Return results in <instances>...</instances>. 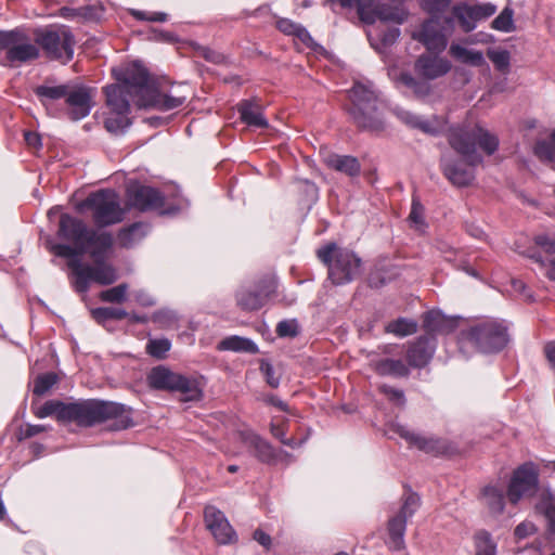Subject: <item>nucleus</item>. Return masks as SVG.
<instances>
[{
	"label": "nucleus",
	"instance_id": "1",
	"mask_svg": "<svg viewBox=\"0 0 555 555\" xmlns=\"http://www.w3.org/2000/svg\"><path fill=\"white\" fill-rule=\"evenodd\" d=\"M57 236L73 245L49 242V249L56 257L68 260L80 259L83 254L91 253L95 247H113L111 233L89 229L81 219L69 214L61 215Z\"/></svg>",
	"mask_w": 555,
	"mask_h": 555
},
{
	"label": "nucleus",
	"instance_id": "2",
	"mask_svg": "<svg viewBox=\"0 0 555 555\" xmlns=\"http://www.w3.org/2000/svg\"><path fill=\"white\" fill-rule=\"evenodd\" d=\"M132 409L126 404L99 399L80 400L65 405L64 422H74L81 427H91L114 420L115 429L124 430L134 425Z\"/></svg>",
	"mask_w": 555,
	"mask_h": 555
},
{
	"label": "nucleus",
	"instance_id": "3",
	"mask_svg": "<svg viewBox=\"0 0 555 555\" xmlns=\"http://www.w3.org/2000/svg\"><path fill=\"white\" fill-rule=\"evenodd\" d=\"M447 138L450 146L470 166L482 163V156L477 152V147L492 155L499 146V139L477 124L462 122L451 126Z\"/></svg>",
	"mask_w": 555,
	"mask_h": 555
},
{
	"label": "nucleus",
	"instance_id": "4",
	"mask_svg": "<svg viewBox=\"0 0 555 555\" xmlns=\"http://www.w3.org/2000/svg\"><path fill=\"white\" fill-rule=\"evenodd\" d=\"M348 98L351 104L347 112L360 130L374 133L385 130V121L377 109V95L370 81H356L348 90Z\"/></svg>",
	"mask_w": 555,
	"mask_h": 555
},
{
	"label": "nucleus",
	"instance_id": "5",
	"mask_svg": "<svg viewBox=\"0 0 555 555\" xmlns=\"http://www.w3.org/2000/svg\"><path fill=\"white\" fill-rule=\"evenodd\" d=\"M126 82L131 83L140 94V105L155 107L167 112L180 107L186 101L184 94L162 93L156 83L152 80L149 70L139 62H132V67L125 73Z\"/></svg>",
	"mask_w": 555,
	"mask_h": 555
},
{
	"label": "nucleus",
	"instance_id": "6",
	"mask_svg": "<svg viewBox=\"0 0 555 555\" xmlns=\"http://www.w3.org/2000/svg\"><path fill=\"white\" fill-rule=\"evenodd\" d=\"M111 250L112 247L92 248L89 254L94 261V266L82 263L81 258L67 261V266L75 276L73 285L76 292H88L91 282L100 285H111L117 281L116 270L112 264L106 263Z\"/></svg>",
	"mask_w": 555,
	"mask_h": 555
},
{
	"label": "nucleus",
	"instance_id": "7",
	"mask_svg": "<svg viewBox=\"0 0 555 555\" xmlns=\"http://www.w3.org/2000/svg\"><path fill=\"white\" fill-rule=\"evenodd\" d=\"M318 259L327 267L328 279L334 285H346L361 273L362 260L348 248L332 242L317 250Z\"/></svg>",
	"mask_w": 555,
	"mask_h": 555
},
{
	"label": "nucleus",
	"instance_id": "8",
	"mask_svg": "<svg viewBox=\"0 0 555 555\" xmlns=\"http://www.w3.org/2000/svg\"><path fill=\"white\" fill-rule=\"evenodd\" d=\"M508 340V327L505 322L492 318L479 320L460 333V341L469 343L486 354L500 352Z\"/></svg>",
	"mask_w": 555,
	"mask_h": 555
},
{
	"label": "nucleus",
	"instance_id": "9",
	"mask_svg": "<svg viewBox=\"0 0 555 555\" xmlns=\"http://www.w3.org/2000/svg\"><path fill=\"white\" fill-rule=\"evenodd\" d=\"M34 35L35 43L48 59L61 61L64 64L73 60L76 40L68 26L51 25L36 29Z\"/></svg>",
	"mask_w": 555,
	"mask_h": 555
},
{
	"label": "nucleus",
	"instance_id": "10",
	"mask_svg": "<svg viewBox=\"0 0 555 555\" xmlns=\"http://www.w3.org/2000/svg\"><path fill=\"white\" fill-rule=\"evenodd\" d=\"M79 208L91 209L93 211V221L100 228L121 222L125 215L120 206L119 195L109 189L90 193L79 204Z\"/></svg>",
	"mask_w": 555,
	"mask_h": 555
},
{
	"label": "nucleus",
	"instance_id": "11",
	"mask_svg": "<svg viewBox=\"0 0 555 555\" xmlns=\"http://www.w3.org/2000/svg\"><path fill=\"white\" fill-rule=\"evenodd\" d=\"M0 50L5 51V60L11 66L27 63L40 56L38 46L31 43L27 35L18 28L0 30Z\"/></svg>",
	"mask_w": 555,
	"mask_h": 555
},
{
	"label": "nucleus",
	"instance_id": "12",
	"mask_svg": "<svg viewBox=\"0 0 555 555\" xmlns=\"http://www.w3.org/2000/svg\"><path fill=\"white\" fill-rule=\"evenodd\" d=\"M131 67L132 63L126 67L114 68L113 75L118 82L106 86L103 89L106 105L112 114L130 113V101H133L139 108H144V106L140 105V94L137 92V89L122 78L125 73Z\"/></svg>",
	"mask_w": 555,
	"mask_h": 555
},
{
	"label": "nucleus",
	"instance_id": "13",
	"mask_svg": "<svg viewBox=\"0 0 555 555\" xmlns=\"http://www.w3.org/2000/svg\"><path fill=\"white\" fill-rule=\"evenodd\" d=\"M455 23L452 16H430L424 21L413 38L430 52H442L448 46V38L453 34Z\"/></svg>",
	"mask_w": 555,
	"mask_h": 555
},
{
	"label": "nucleus",
	"instance_id": "14",
	"mask_svg": "<svg viewBox=\"0 0 555 555\" xmlns=\"http://www.w3.org/2000/svg\"><path fill=\"white\" fill-rule=\"evenodd\" d=\"M129 204L140 210H159L163 216H173L181 210L179 204H170L165 207V196L156 188L134 183L129 185L127 190Z\"/></svg>",
	"mask_w": 555,
	"mask_h": 555
},
{
	"label": "nucleus",
	"instance_id": "15",
	"mask_svg": "<svg viewBox=\"0 0 555 555\" xmlns=\"http://www.w3.org/2000/svg\"><path fill=\"white\" fill-rule=\"evenodd\" d=\"M539 487V474L533 463H525L517 467L507 487V499L517 504L522 498L534 495Z\"/></svg>",
	"mask_w": 555,
	"mask_h": 555
},
{
	"label": "nucleus",
	"instance_id": "16",
	"mask_svg": "<svg viewBox=\"0 0 555 555\" xmlns=\"http://www.w3.org/2000/svg\"><path fill=\"white\" fill-rule=\"evenodd\" d=\"M392 430L404 439L410 446L433 455H444L453 451V447L444 439L435 436H425L411 430L401 424H393Z\"/></svg>",
	"mask_w": 555,
	"mask_h": 555
},
{
	"label": "nucleus",
	"instance_id": "17",
	"mask_svg": "<svg viewBox=\"0 0 555 555\" xmlns=\"http://www.w3.org/2000/svg\"><path fill=\"white\" fill-rule=\"evenodd\" d=\"M437 349V338L433 335H421L408 343L405 350L409 367L423 369L433 359Z\"/></svg>",
	"mask_w": 555,
	"mask_h": 555
},
{
	"label": "nucleus",
	"instance_id": "18",
	"mask_svg": "<svg viewBox=\"0 0 555 555\" xmlns=\"http://www.w3.org/2000/svg\"><path fill=\"white\" fill-rule=\"evenodd\" d=\"M204 520L207 529L211 532L219 544H230L236 541L237 537L228 518L215 506H206Z\"/></svg>",
	"mask_w": 555,
	"mask_h": 555
},
{
	"label": "nucleus",
	"instance_id": "19",
	"mask_svg": "<svg viewBox=\"0 0 555 555\" xmlns=\"http://www.w3.org/2000/svg\"><path fill=\"white\" fill-rule=\"evenodd\" d=\"M440 167L444 177L456 186H467L475 179V166L455 159L449 155H442Z\"/></svg>",
	"mask_w": 555,
	"mask_h": 555
},
{
	"label": "nucleus",
	"instance_id": "20",
	"mask_svg": "<svg viewBox=\"0 0 555 555\" xmlns=\"http://www.w3.org/2000/svg\"><path fill=\"white\" fill-rule=\"evenodd\" d=\"M65 101L68 106L69 118L73 120L83 119L93 107L91 90L83 86L73 90L68 89Z\"/></svg>",
	"mask_w": 555,
	"mask_h": 555
},
{
	"label": "nucleus",
	"instance_id": "21",
	"mask_svg": "<svg viewBox=\"0 0 555 555\" xmlns=\"http://www.w3.org/2000/svg\"><path fill=\"white\" fill-rule=\"evenodd\" d=\"M451 68V62L439 55L422 54L415 62L416 73L427 80L443 77Z\"/></svg>",
	"mask_w": 555,
	"mask_h": 555
},
{
	"label": "nucleus",
	"instance_id": "22",
	"mask_svg": "<svg viewBox=\"0 0 555 555\" xmlns=\"http://www.w3.org/2000/svg\"><path fill=\"white\" fill-rule=\"evenodd\" d=\"M457 326V320L453 317H447L440 310H430L423 315V327L425 335L449 334Z\"/></svg>",
	"mask_w": 555,
	"mask_h": 555
},
{
	"label": "nucleus",
	"instance_id": "23",
	"mask_svg": "<svg viewBox=\"0 0 555 555\" xmlns=\"http://www.w3.org/2000/svg\"><path fill=\"white\" fill-rule=\"evenodd\" d=\"M370 365L379 376L404 378L411 373L408 363L402 359H393L389 357L373 358L370 361Z\"/></svg>",
	"mask_w": 555,
	"mask_h": 555
},
{
	"label": "nucleus",
	"instance_id": "24",
	"mask_svg": "<svg viewBox=\"0 0 555 555\" xmlns=\"http://www.w3.org/2000/svg\"><path fill=\"white\" fill-rule=\"evenodd\" d=\"M242 441L254 451V455L262 463L271 464L276 459V453L272 444L261 438L254 431H243Z\"/></svg>",
	"mask_w": 555,
	"mask_h": 555
},
{
	"label": "nucleus",
	"instance_id": "25",
	"mask_svg": "<svg viewBox=\"0 0 555 555\" xmlns=\"http://www.w3.org/2000/svg\"><path fill=\"white\" fill-rule=\"evenodd\" d=\"M389 76L397 85L410 89L417 99L424 100L431 93V86L426 78L417 79L409 72H400L397 75L395 69L389 70Z\"/></svg>",
	"mask_w": 555,
	"mask_h": 555
},
{
	"label": "nucleus",
	"instance_id": "26",
	"mask_svg": "<svg viewBox=\"0 0 555 555\" xmlns=\"http://www.w3.org/2000/svg\"><path fill=\"white\" fill-rule=\"evenodd\" d=\"M241 120L251 128H267L269 122L259 104L251 100H242L237 104Z\"/></svg>",
	"mask_w": 555,
	"mask_h": 555
},
{
	"label": "nucleus",
	"instance_id": "27",
	"mask_svg": "<svg viewBox=\"0 0 555 555\" xmlns=\"http://www.w3.org/2000/svg\"><path fill=\"white\" fill-rule=\"evenodd\" d=\"M204 384L203 377L180 374L173 391L180 392L183 401H199Z\"/></svg>",
	"mask_w": 555,
	"mask_h": 555
},
{
	"label": "nucleus",
	"instance_id": "28",
	"mask_svg": "<svg viewBox=\"0 0 555 555\" xmlns=\"http://www.w3.org/2000/svg\"><path fill=\"white\" fill-rule=\"evenodd\" d=\"M400 35L398 27H390L376 34H369L367 38L371 47L387 62L388 51L398 41Z\"/></svg>",
	"mask_w": 555,
	"mask_h": 555
},
{
	"label": "nucleus",
	"instance_id": "29",
	"mask_svg": "<svg viewBox=\"0 0 555 555\" xmlns=\"http://www.w3.org/2000/svg\"><path fill=\"white\" fill-rule=\"evenodd\" d=\"M150 232V224L145 222H133L122 228L117 234V241L120 247L132 248L138 245Z\"/></svg>",
	"mask_w": 555,
	"mask_h": 555
},
{
	"label": "nucleus",
	"instance_id": "30",
	"mask_svg": "<svg viewBox=\"0 0 555 555\" xmlns=\"http://www.w3.org/2000/svg\"><path fill=\"white\" fill-rule=\"evenodd\" d=\"M325 164L341 173L351 178L358 177L361 172V165L357 157L351 155L328 154L324 158Z\"/></svg>",
	"mask_w": 555,
	"mask_h": 555
},
{
	"label": "nucleus",
	"instance_id": "31",
	"mask_svg": "<svg viewBox=\"0 0 555 555\" xmlns=\"http://www.w3.org/2000/svg\"><path fill=\"white\" fill-rule=\"evenodd\" d=\"M450 55L457 62L473 67H486L489 65L485 55L479 50L468 49L459 43H452L449 49Z\"/></svg>",
	"mask_w": 555,
	"mask_h": 555
},
{
	"label": "nucleus",
	"instance_id": "32",
	"mask_svg": "<svg viewBox=\"0 0 555 555\" xmlns=\"http://www.w3.org/2000/svg\"><path fill=\"white\" fill-rule=\"evenodd\" d=\"M179 375V373H175L169 369L159 365L152 369L147 376V382L150 387L153 389L173 391Z\"/></svg>",
	"mask_w": 555,
	"mask_h": 555
},
{
	"label": "nucleus",
	"instance_id": "33",
	"mask_svg": "<svg viewBox=\"0 0 555 555\" xmlns=\"http://www.w3.org/2000/svg\"><path fill=\"white\" fill-rule=\"evenodd\" d=\"M480 9L476 8L475 5H468L466 3H459L455 4L452 8V17L455 22V18L457 20L461 28L464 33H470L473 31L476 26L477 22L479 21V13Z\"/></svg>",
	"mask_w": 555,
	"mask_h": 555
},
{
	"label": "nucleus",
	"instance_id": "34",
	"mask_svg": "<svg viewBox=\"0 0 555 555\" xmlns=\"http://www.w3.org/2000/svg\"><path fill=\"white\" fill-rule=\"evenodd\" d=\"M374 23L379 20L382 22H392L401 25L408 18V11L402 4H375L373 9Z\"/></svg>",
	"mask_w": 555,
	"mask_h": 555
},
{
	"label": "nucleus",
	"instance_id": "35",
	"mask_svg": "<svg viewBox=\"0 0 555 555\" xmlns=\"http://www.w3.org/2000/svg\"><path fill=\"white\" fill-rule=\"evenodd\" d=\"M406 522L403 516L396 515L388 521V546L390 550L400 551L404 548V534L406 530Z\"/></svg>",
	"mask_w": 555,
	"mask_h": 555
},
{
	"label": "nucleus",
	"instance_id": "36",
	"mask_svg": "<svg viewBox=\"0 0 555 555\" xmlns=\"http://www.w3.org/2000/svg\"><path fill=\"white\" fill-rule=\"evenodd\" d=\"M218 349L235 352H246L250 354H256L259 352V348L253 339L237 335L229 336L222 339L218 345Z\"/></svg>",
	"mask_w": 555,
	"mask_h": 555
},
{
	"label": "nucleus",
	"instance_id": "37",
	"mask_svg": "<svg viewBox=\"0 0 555 555\" xmlns=\"http://www.w3.org/2000/svg\"><path fill=\"white\" fill-rule=\"evenodd\" d=\"M481 495L490 513H503L505 507V496L502 489L496 486L489 485L482 489Z\"/></svg>",
	"mask_w": 555,
	"mask_h": 555
},
{
	"label": "nucleus",
	"instance_id": "38",
	"mask_svg": "<svg viewBox=\"0 0 555 555\" xmlns=\"http://www.w3.org/2000/svg\"><path fill=\"white\" fill-rule=\"evenodd\" d=\"M339 3L345 9L357 8L358 15L363 23L374 24L375 0H339Z\"/></svg>",
	"mask_w": 555,
	"mask_h": 555
},
{
	"label": "nucleus",
	"instance_id": "39",
	"mask_svg": "<svg viewBox=\"0 0 555 555\" xmlns=\"http://www.w3.org/2000/svg\"><path fill=\"white\" fill-rule=\"evenodd\" d=\"M68 90L67 85L50 86L41 85L36 87L35 94L43 105H48L52 101H56L66 96Z\"/></svg>",
	"mask_w": 555,
	"mask_h": 555
},
{
	"label": "nucleus",
	"instance_id": "40",
	"mask_svg": "<svg viewBox=\"0 0 555 555\" xmlns=\"http://www.w3.org/2000/svg\"><path fill=\"white\" fill-rule=\"evenodd\" d=\"M235 298L237 305L246 311L258 310L264 306L254 287L237 291Z\"/></svg>",
	"mask_w": 555,
	"mask_h": 555
},
{
	"label": "nucleus",
	"instance_id": "41",
	"mask_svg": "<svg viewBox=\"0 0 555 555\" xmlns=\"http://www.w3.org/2000/svg\"><path fill=\"white\" fill-rule=\"evenodd\" d=\"M386 333L393 334L397 337H406L417 332V323L406 318H398L389 322L385 327Z\"/></svg>",
	"mask_w": 555,
	"mask_h": 555
},
{
	"label": "nucleus",
	"instance_id": "42",
	"mask_svg": "<svg viewBox=\"0 0 555 555\" xmlns=\"http://www.w3.org/2000/svg\"><path fill=\"white\" fill-rule=\"evenodd\" d=\"M91 314L99 324H105L109 320H122L129 315L125 309L116 307H99Z\"/></svg>",
	"mask_w": 555,
	"mask_h": 555
},
{
	"label": "nucleus",
	"instance_id": "43",
	"mask_svg": "<svg viewBox=\"0 0 555 555\" xmlns=\"http://www.w3.org/2000/svg\"><path fill=\"white\" fill-rule=\"evenodd\" d=\"M534 155L542 162L555 160V130L551 133L550 140H539L533 147Z\"/></svg>",
	"mask_w": 555,
	"mask_h": 555
},
{
	"label": "nucleus",
	"instance_id": "44",
	"mask_svg": "<svg viewBox=\"0 0 555 555\" xmlns=\"http://www.w3.org/2000/svg\"><path fill=\"white\" fill-rule=\"evenodd\" d=\"M424 212L425 208L423 204L416 196H413L411 211L408 217V220L410 222V225L420 232H424L425 229L427 228V223L424 218Z\"/></svg>",
	"mask_w": 555,
	"mask_h": 555
},
{
	"label": "nucleus",
	"instance_id": "45",
	"mask_svg": "<svg viewBox=\"0 0 555 555\" xmlns=\"http://www.w3.org/2000/svg\"><path fill=\"white\" fill-rule=\"evenodd\" d=\"M66 403L59 400H49L42 406L37 409L35 415L38 418H44L51 415H55L57 421L64 422Z\"/></svg>",
	"mask_w": 555,
	"mask_h": 555
},
{
	"label": "nucleus",
	"instance_id": "46",
	"mask_svg": "<svg viewBox=\"0 0 555 555\" xmlns=\"http://www.w3.org/2000/svg\"><path fill=\"white\" fill-rule=\"evenodd\" d=\"M128 115L129 113H122L107 117L104 122L107 131L114 134H124L132 124Z\"/></svg>",
	"mask_w": 555,
	"mask_h": 555
},
{
	"label": "nucleus",
	"instance_id": "47",
	"mask_svg": "<svg viewBox=\"0 0 555 555\" xmlns=\"http://www.w3.org/2000/svg\"><path fill=\"white\" fill-rule=\"evenodd\" d=\"M438 248L440 249V251L442 254H444V258L447 261L449 262H454V267L459 270H462L464 272H466L468 275H472L474 278H477L478 276V273L475 269H473L472 267H469V264L467 263V261L465 260H459V262H456V257L459 255V253L456 250H454L451 246H449L447 243H441Z\"/></svg>",
	"mask_w": 555,
	"mask_h": 555
},
{
	"label": "nucleus",
	"instance_id": "48",
	"mask_svg": "<svg viewBox=\"0 0 555 555\" xmlns=\"http://www.w3.org/2000/svg\"><path fill=\"white\" fill-rule=\"evenodd\" d=\"M487 55L496 70L506 74L511 66V53L505 49H488Z\"/></svg>",
	"mask_w": 555,
	"mask_h": 555
},
{
	"label": "nucleus",
	"instance_id": "49",
	"mask_svg": "<svg viewBox=\"0 0 555 555\" xmlns=\"http://www.w3.org/2000/svg\"><path fill=\"white\" fill-rule=\"evenodd\" d=\"M514 11L509 7H505L501 13L492 21L491 27L503 33H512L515 30Z\"/></svg>",
	"mask_w": 555,
	"mask_h": 555
},
{
	"label": "nucleus",
	"instance_id": "50",
	"mask_svg": "<svg viewBox=\"0 0 555 555\" xmlns=\"http://www.w3.org/2000/svg\"><path fill=\"white\" fill-rule=\"evenodd\" d=\"M476 555H496V544L488 531H479L475 535Z\"/></svg>",
	"mask_w": 555,
	"mask_h": 555
},
{
	"label": "nucleus",
	"instance_id": "51",
	"mask_svg": "<svg viewBox=\"0 0 555 555\" xmlns=\"http://www.w3.org/2000/svg\"><path fill=\"white\" fill-rule=\"evenodd\" d=\"M57 380L59 377L53 372L38 375L34 380V395L43 396L57 383Z\"/></svg>",
	"mask_w": 555,
	"mask_h": 555
},
{
	"label": "nucleus",
	"instance_id": "52",
	"mask_svg": "<svg viewBox=\"0 0 555 555\" xmlns=\"http://www.w3.org/2000/svg\"><path fill=\"white\" fill-rule=\"evenodd\" d=\"M128 285L126 283L102 291L100 299L104 302L121 304L127 298Z\"/></svg>",
	"mask_w": 555,
	"mask_h": 555
},
{
	"label": "nucleus",
	"instance_id": "53",
	"mask_svg": "<svg viewBox=\"0 0 555 555\" xmlns=\"http://www.w3.org/2000/svg\"><path fill=\"white\" fill-rule=\"evenodd\" d=\"M421 506V498L415 492H409L404 495L402 506L398 515L405 519L411 518Z\"/></svg>",
	"mask_w": 555,
	"mask_h": 555
},
{
	"label": "nucleus",
	"instance_id": "54",
	"mask_svg": "<svg viewBox=\"0 0 555 555\" xmlns=\"http://www.w3.org/2000/svg\"><path fill=\"white\" fill-rule=\"evenodd\" d=\"M276 281L272 276H267L261 280L254 286L257 294L259 295L262 302H266L271 298V296L276 292Z\"/></svg>",
	"mask_w": 555,
	"mask_h": 555
},
{
	"label": "nucleus",
	"instance_id": "55",
	"mask_svg": "<svg viewBox=\"0 0 555 555\" xmlns=\"http://www.w3.org/2000/svg\"><path fill=\"white\" fill-rule=\"evenodd\" d=\"M379 391L388 399L390 403L396 406L404 408L406 403L405 395L402 389L395 388L387 384H382L378 387Z\"/></svg>",
	"mask_w": 555,
	"mask_h": 555
},
{
	"label": "nucleus",
	"instance_id": "56",
	"mask_svg": "<svg viewBox=\"0 0 555 555\" xmlns=\"http://www.w3.org/2000/svg\"><path fill=\"white\" fill-rule=\"evenodd\" d=\"M171 343L167 338L150 339L146 345V351L150 356L163 359L170 350Z\"/></svg>",
	"mask_w": 555,
	"mask_h": 555
},
{
	"label": "nucleus",
	"instance_id": "57",
	"mask_svg": "<svg viewBox=\"0 0 555 555\" xmlns=\"http://www.w3.org/2000/svg\"><path fill=\"white\" fill-rule=\"evenodd\" d=\"M541 507L547 519L548 530L555 534V495L548 492L547 495L543 498Z\"/></svg>",
	"mask_w": 555,
	"mask_h": 555
},
{
	"label": "nucleus",
	"instance_id": "58",
	"mask_svg": "<svg viewBox=\"0 0 555 555\" xmlns=\"http://www.w3.org/2000/svg\"><path fill=\"white\" fill-rule=\"evenodd\" d=\"M415 129H420L422 132L430 135H438L443 130V125L437 117L427 119L420 116Z\"/></svg>",
	"mask_w": 555,
	"mask_h": 555
},
{
	"label": "nucleus",
	"instance_id": "59",
	"mask_svg": "<svg viewBox=\"0 0 555 555\" xmlns=\"http://www.w3.org/2000/svg\"><path fill=\"white\" fill-rule=\"evenodd\" d=\"M451 0H422L423 9L430 16H444L443 13L450 8Z\"/></svg>",
	"mask_w": 555,
	"mask_h": 555
},
{
	"label": "nucleus",
	"instance_id": "60",
	"mask_svg": "<svg viewBox=\"0 0 555 555\" xmlns=\"http://www.w3.org/2000/svg\"><path fill=\"white\" fill-rule=\"evenodd\" d=\"M259 369H260V372L262 373V375L264 376L266 383L270 387L278 388L280 386L281 376L276 374L274 366L272 365V363L269 360L262 359L260 361Z\"/></svg>",
	"mask_w": 555,
	"mask_h": 555
},
{
	"label": "nucleus",
	"instance_id": "61",
	"mask_svg": "<svg viewBox=\"0 0 555 555\" xmlns=\"http://www.w3.org/2000/svg\"><path fill=\"white\" fill-rule=\"evenodd\" d=\"M276 334L279 337H296L299 334V326L296 320H283L276 325Z\"/></svg>",
	"mask_w": 555,
	"mask_h": 555
},
{
	"label": "nucleus",
	"instance_id": "62",
	"mask_svg": "<svg viewBox=\"0 0 555 555\" xmlns=\"http://www.w3.org/2000/svg\"><path fill=\"white\" fill-rule=\"evenodd\" d=\"M393 113L406 126H409L411 128H415L416 127V124H417L418 118H420L418 115H415L412 112L406 111V109L401 108V107H395L393 108Z\"/></svg>",
	"mask_w": 555,
	"mask_h": 555
},
{
	"label": "nucleus",
	"instance_id": "63",
	"mask_svg": "<svg viewBox=\"0 0 555 555\" xmlns=\"http://www.w3.org/2000/svg\"><path fill=\"white\" fill-rule=\"evenodd\" d=\"M537 246L541 247L546 254L555 253V237L546 234H540L534 237Z\"/></svg>",
	"mask_w": 555,
	"mask_h": 555
},
{
	"label": "nucleus",
	"instance_id": "64",
	"mask_svg": "<svg viewBox=\"0 0 555 555\" xmlns=\"http://www.w3.org/2000/svg\"><path fill=\"white\" fill-rule=\"evenodd\" d=\"M535 530L537 529H535L534 524H532L530 521H522L516 526L514 533L517 539H525V538L533 534L535 532Z\"/></svg>",
	"mask_w": 555,
	"mask_h": 555
}]
</instances>
